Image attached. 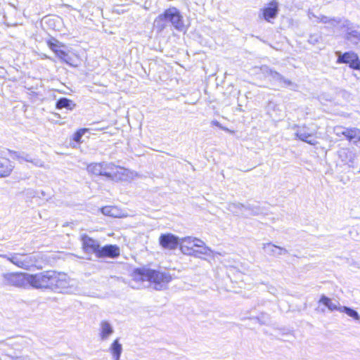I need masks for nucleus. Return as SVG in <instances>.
Here are the masks:
<instances>
[{
	"instance_id": "nucleus-3",
	"label": "nucleus",
	"mask_w": 360,
	"mask_h": 360,
	"mask_svg": "<svg viewBox=\"0 0 360 360\" xmlns=\"http://www.w3.org/2000/svg\"><path fill=\"white\" fill-rule=\"evenodd\" d=\"M318 18L320 22L327 24L328 27L346 32V37L352 43L355 44L360 43V33L356 30H352V25L349 20L344 18H330L325 15Z\"/></svg>"
},
{
	"instance_id": "nucleus-13",
	"label": "nucleus",
	"mask_w": 360,
	"mask_h": 360,
	"mask_svg": "<svg viewBox=\"0 0 360 360\" xmlns=\"http://www.w3.org/2000/svg\"><path fill=\"white\" fill-rule=\"evenodd\" d=\"M262 70L263 71L264 74H265V75L269 78L270 80L276 82L282 86H285L291 84L290 81L285 79L281 75L271 70L266 66L262 67Z\"/></svg>"
},
{
	"instance_id": "nucleus-30",
	"label": "nucleus",
	"mask_w": 360,
	"mask_h": 360,
	"mask_svg": "<svg viewBox=\"0 0 360 360\" xmlns=\"http://www.w3.org/2000/svg\"><path fill=\"white\" fill-rule=\"evenodd\" d=\"M87 131L86 129H80L77 131H76L73 135V140L77 143L81 141L82 137L84 135V134Z\"/></svg>"
},
{
	"instance_id": "nucleus-10",
	"label": "nucleus",
	"mask_w": 360,
	"mask_h": 360,
	"mask_svg": "<svg viewBox=\"0 0 360 360\" xmlns=\"http://www.w3.org/2000/svg\"><path fill=\"white\" fill-rule=\"evenodd\" d=\"M159 243L165 249L174 250L178 246L180 248V238L169 233L160 235Z\"/></svg>"
},
{
	"instance_id": "nucleus-7",
	"label": "nucleus",
	"mask_w": 360,
	"mask_h": 360,
	"mask_svg": "<svg viewBox=\"0 0 360 360\" xmlns=\"http://www.w3.org/2000/svg\"><path fill=\"white\" fill-rule=\"evenodd\" d=\"M6 259L16 266L28 270L34 266L37 259L33 255L13 253L6 256Z\"/></svg>"
},
{
	"instance_id": "nucleus-16",
	"label": "nucleus",
	"mask_w": 360,
	"mask_h": 360,
	"mask_svg": "<svg viewBox=\"0 0 360 360\" xmlns=\"http://www.w3.org/2000/svg\"><path fill=\"white\" fill-rule=\"evenodd\" d=\"M278 13V3L271 1L267 7L264 8L262 11L263 18L268 22H271L274 19Z\"/></svg>"
},
{
	"instance_id": "nucleus-12",
	"label": "nucleus",
	"mask_w": 360,
	"mask_h": 360,
	"mask_svg": "<svg viewBox=\"0 0 360 360\" xmlns=\"http://www.w3.org/2000/svg\"><path fill=\"white\" fill-rule=\"evenodd\" d=\"M315 131H310L306 127H302L298 128L297 130L295 135L296 136L302 141H304L311 145L315 146L318 143V141L316 140Z\"/></svg>"
},
{
	"instance_id": "nucleus-11",
	"label": "nucleus",
	"mask_w": 360,
	"mask_h": 360,
	"mask_svg": "<svg viewBox=\"0 0 360 360\" xmlns=\"http://www.w3.org/2000/svg\"><path fill=\"white\" fill-rule=\"evenodd\" d=\"M338 63L348 64L351 68L360 71V60L356 53H345L344 54H341L340 53H338Z\"/></svg>"
},
{
	"instance_id": "nucleus-8",
	"label": "nucleus",
	"mask_w": 360,
	"mask_h": 360,
	"mask_svg": "<svg viewBox=\"0 0 360 360\" xmlns=\"http://www.w3.org/2000/svg\"><path fill=\"white\" fill-rule=\"evenodd\" d=\"M138 176L137 172L112 165L110 180L114 181H130Z\"/></svg>"
},
{
	"instance_id": "nucleus-17",
	"label": "nucleus",
	"mask_w": 360,
	"mask_h": 360,
	"mask_svg": "<svg viewBox=\"0 0 360 360\" xmlns=\"http://www.w3.org/2000/svg\"><path fill=\"white\" fill-rule=\"evenodd\" d=\"M11 162L2 156H0V177H6L11 174L13 169Z\"/></svg>"
},
{
	"instance_id": "nucleus-26",
	"label": "nucleus",
	"mask_w": 360,
	"mask_h": 360,
	"mask_svg": "<svg viewBox=\"0 0 360 360\" xmlns=\"http://www.w3.org/2000/svg\"><path fill=\"white\" fill-rule=\"evenodd\" d=\"M113 163L112 162H102V168L101 169L100 175L106 176L110 179L111 172Z\"/></svg>"
},
{
	"instance_id": "nucleus-21",
	"label": "nucleus",
	"mask_w": 360,
	"mask_h": 360,
	"mask_svg": "<svg viewBox=\"0 0 360 360\" xmlns=\"http://www.w3.org/2000/svg\"><path fill=\"white\" fill-rule=\"evenodd\" d=\"M110 353L112 360L120 359L122 352V345L119 342L118 340H115L109 347Z\"/></svg>"
},
{
	"instance_id": "nucleus-15",
	"label": "nucleus",
	"mask_w": 360,
	"mask_h": 360,
	"mask_svg": "<svg viewBox=\"0 0 360 360\" xmlns=\"http://www.w3.org/2000/svg\"><path fill=\"white\" fill-rule=\"evenodd\" d=\"M102 214L105 216L123 218L128 217V214L124 211L120 210L119 207L115 206H105L101 209Z\"/></svg>"
},
{
	"instance_id": "nucleus-34",
	"label": "nucleus",
	"mask_w": 360,
	"mask_h": 360,
	"mask_svg": "<svg viewBox=\"0 0 360 360\" xmlns=\"http://www.w3.org/2000/svg\"><path fill=\"white\" fill-rule=\"evenodd\" d=\"M36 41L38 42V43H43L44 41L41 39H38L37 38H36Z\"/></svg>"
},
{
	"instance_id": "nucleus-4",
	"label": "nucleus",
	"mask_w": 360,
	"mask_h": 360,
	"mask_svg": "<svg viewBox=\"0 0 360 360\" xmlns=\"http://www.w3.org/2000/svg\"><path fill=\"white\" fill-rule=\"evenodd\" d=\"M77 282L66 274L53 271L51 290L59 293H73L77 291Z\"/></svg>"
},
{
	"instance_id": "nucleus-23",
	"label": "nucleus",
	"mask_w": 360,
	"mask_h": 360,
	"mask_svg": "<svg viewBox=\"0 0 360 360\" xmlns=\"http://www.w3.org/2000/svg\"><path fill=\"white\" fill-rule=\"evenodd\" d=\"M264 248L266 251L271 252L274 255H281L287 252V250L285 248L276 246L272 243L265 244Z\"/></svg>"
},
{
	"instance_id": "nucleus-1",
	"label": "nucleus",
	"mask_w": 360,
	"mask_h": 360,
	"mask_svg": "<svg viewBox=\"0 0 360 360\" xmlns=\"http://www.w3.org/2000/svg\"><path fill=\"white\" fill-rule=\"evenodd\" d=\"M132 278L136 282L148 281L155 289L160 290L166 287L172 277L169 273L143 267L133 271Z\"/></svg>"
},
{
	"instance_id": "nucleus-14",
	"label": "nucleus",
	"mask_w": 360,
	"mask_h": 360,
	"mask_svg": "<svg viewBox=\"0 0 360 360\" xmlns=\"http://www.w3.org/2000/svg\"><path fill=\"white\" fill-rule=\"evenodd\" d=\"M82 246L85 252H94L98 254L100 252V245L98 241L94 239L84 235L82 237Z\"/></svg>"
},
{
	"instance_id": "nucleus-32",
	"label": "nucleus",
	"mask_w": 360,
	"mask_h": 360,
	"mask_svg": "<svg viewBox=\"0 0 360 360\" xmlns=\"http://www.w3.org/2000/svg\"><path fill=\"white\" fill-rule=\"evenodd\" d=\"M347 129V128H345L342 126H336L334 127L333 131H334L335 134L338 136L343 135L346 137Z\"/></svg>"
},
{
	"instance_id": "nucleus-29",
	"label": "nucleus",
	"mask_w": 360,
	"mask_h": 360,
	"mask_svg": "<svg viewBox=\"0 0 360 360\" xmlns=\"http://www.w3.org/2000/svg\"><path fill=\"white\" fill-rule=\"evenodd\" d=\"M53 48V51L56 53V55L61 58L62 60L68 62V55L62 50L60 49L61 46H51Z\"/></svg>"
},
{
	"instance_id": "nucleus-28",
	"label": "nucleus",
	"mask_w": 360,
	"mask_h": 360,
	"mask_svg": "<svg viewBox=\"0 0 360 360\" xmlns=\"http://www.w3.org/2000/svg\"><path fill=\"white\" fill-rule=\"evenodd\" d=\"M74 106H75V105L72 104V102L68 98H61L57 102V104H56V107L58 109H62V108H65L72 110Z\"/></svg>"
},
{
	"instance_id": "nucleus-31",
	"label": "nucleus",
	"mask_w": 360,
	"mask_h": 360,
	"mask_svg": "<svg viewBox=\"0 0 360 360\" xmlns=\"http://www.w3.org/2000/svg\"><path fill=\"white\" fill-rule=\"evenodd\" d=\"M42 35H44L45 37V41L47 44V45H50V46L57 45V42H58L57 40H56L55 39H53V38H50L49 36L44 31H43L41 32V34L39 35V37L43 38Z\"/></svg>"
},
{
	"instance_id": "nucleus-22",
	"label": "nucleus",
	"mask_w": 360,
	"mask_h": 360,
	"mask_svg": "<svg viewBox=\"0 0 360 360\" xmlns=\"http://www.w3.org/2000/svg\"><path fill=\"white\" fill-rule=\"evenodd\" d=\"M346 138L354 143L360 142V129L356 127L347 128Z\"/></svg>"
},
{
	"instance_id": "nucleus-25",
	"label": "nucleus",
	"mask_w": 360,
	"mask_h": 360,
	"mask_svg": "<svg viewBox=\"0 0 360 360\" xmlns=\"http://www.w3.org/2000/svg\"><path fill=\"white\" fill-rule=\"evenodd\" d=\"M338 310L340 312L345 313L347 316L354 319L356 321L360 320V316L358 314V312L351 308H349L347 307H339Z\"/></svg>"
},
{
	"instance_id": "nucleus-6",
	"label": "nucleus",
	"mask_w": 360,
	"mask_h": 360,
	"mask_svg": "<svg viewBox=\"0 0 360 360\" xmlns=\"http://www.w3.org/2000/svg\"><path fill=\"white\" fill-rule=\"evenodd\" d=\"M3 284L16 288H28L27 273L8 272L1 276Z\"/></svg>"
},
{
	"instance_id": "nucleus-9",
	"label": "nucleus",
	"mask_w": 360,
	"mask_h": 360,
	"mask_svg": "<svg viewBox=\"0 0 360 360\" xmlns=\"http://www.w3.org/2000/svg\"><path fill=\"white\" fill-rule=\"evenodd\" d=\"M166 14L167 18H169V24L179 31H185L186 27L184 24L183 18L177 8L175 7L169 8L166 10Z\"/></svg>"
},
{
	"instance_id": "nucleus-27",
	"label": "nucleus",
	"mask_w": 360,
	"mask_h": 360,
	"mask_svg": "<svg viewBox=\"0 0 360 360\" xmlns=\"http://www.w3.org/2000/svg\"><path fill=\"white\" fill-rule=\"evenodd\" d=\"M102 162L91 163L87 166V171L94 175H100Z\"/></svg>"
},
{
	"instance_id": "nucleus-33",
	"label": "nucleus",
	"mask_w": 360,
	"mask_h": 360,
	"mask_svg": "<svg viewBox=\"0 0 360 360\" xmlns=\"http://www.w3.org/2000/svg\"><path fill=\"white\" fill-rule=\"evenodd\" d=\"M321 37L318 34H316L311 35L308 41L309 44H314L316 43H321Z\"/></svg>"
},
{
	"instance_id": "nucleus-20",
	"label": "nucleus",
	"mask_w": 360,
	"mask_h": 360,
	"mask_svg": "<svg viewBox=\"0 0 360 360\" xmlns=\"http://www.w3.org/2000/svg\"><path fill=\"white\" fill-rule=\"evenodd\" d=\"M169 24V18L166 14V11L159 15L153 22V26L158 31H162L164 28H165Z\"/></svg>"
},
{
	"instance_id": "nucleus-24",
	"label": "nucleus",
	"mask_w": 360,
	"mask_h": 360,
	"mask_svg": "<svg viewBox=\"0 0 360 360\" xmlns=\"http://www.w3.org/2000/svg\"><path fill=\"white\" fill-rule=\"evenodd\" d=\"M319 304H323L330 311L336 309L338 310L339 309L336 302H333L331 299L326 297L325 295L321 296V299L319 300Z\"/></svg>"
},
{
	"instance_id": "nucleus-2",
	"label": "nucleus",
	"mask_w": 360,
	"mask_h": 360,
	"mask_svg": "<svg viewBox=\"0 0 360 360\" xmlns=\"http://www.w3.org/2000/svg\"><path fill=\"white\" fill-rule=\"evenodd\" d=\"M179 250L184 255L200 259L212 257L214 255L202 240L191 236L180 238Z\"/></svg>"
},
{
	"instance_id": "nucleus-19",
	"label": "nucleus",
	"mask_w": 360,
	"mask_h": 360,
	"mask_svg": "<svg viewBox=\"0 0 360 360\" xmlns=\"http://www.w3.org/2000/svg\"><path fill=\"white\" fill-rule=\"evenodd\" d=\"M120 255V248L116 245H106L100 248L98 254L99 257L108 256L110 257H115Z\"/></svg>"
},
{
	"instance_id": "nucleus-5",
	"label": "nucleus",
	"mask_w": 360,
	"mask_h": 360,
	"mask_svg": "<svg viewBox=\"0 0 360 360\" xmlns=\"http://www.w3.org/2000/svg\"><path fill=\"white\" fill-rule=\"evenodd\" d=\"M53 271H44L40 273L32 274H27L28 287L36 289L51 290Z\"/></svg>"
},
{
	"instance_id": "nucleus-18",
	"label": "nucleus",
	"mask_w": 360,
	"mask_h": 360,
	"mask_svg": "<svg viewBox=\"0 0 360 360\" xmlns=\"http://www.w3.org/2000/svg\"><path fill=\"white\" fill-rule=\"evenodd\" d=\"M112 326L107 321H102L100 323L99 335L101 340H105L113 333Z\"/></svg>"
}]
</instances>
